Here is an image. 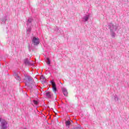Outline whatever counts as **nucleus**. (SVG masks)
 <instances>
[{"instance_id": "15", "label": "nucleus", "mask_w": 129, "mask_h": 129, "mask_svg": "<svg viewBox=\"0 0 129 129\" xmlns=\"http://www.w3.org/2000/svg\"><path fill=\"white\" fill-rule=\"evenodd\" d=\"M52 90L53 91V92H54V93H56V91H57V87H52Z\"/></svg>"}, {"instance_id": "25", "label": "nucleus", "mask_w": 129, "mask_h": 129, "mask_svg": "<svg viewBox=\"0 0 129 129\" xmlns=\"http://www.w3.org/2000/svg\"><path fill=\"white\" fill-rule=\"evenodd\" d=\"M54 82H53V81H50V83L51 84H52V83H53Z\"/></svg>"}, {"instance_id": "9", "label": "nucleus", "mask_w": 129, "mask_h": 129, "mask_svg": "<svg viewBox=\"0 0 129 129\" xmlns=\"http://www.w3.org/2000/svg\"><path fill=\"white\" fill-rule=\"evenodd\" d=\"M89 17H90L89 15H86V16H84L83 18V21L87 22V21H88V20H89Z\"/></svg>"}, {"instance_id": "3", "label": "nucleus", "mask_w": 129, "mask_h": 129, "mask_svg": "<svg viewBox=\"0 0 129 129\" xmlns=\"http://www.w3.org/2000/svg\"><path fill=\"white\" fill-rule=\"evenodd\" d=\"M0 129H8L9 127V124L7 120L2 119V118L0 117Z\"/></svg>"}, {"instance_id": "17", "label": "nucleus", "mask_w": 129, "mask_h": 129, "mask_svg": "<svg viewBox=\"0 0 129 129\" xmlns=\"http://www.w3.org/2000/svg\"><path fill=\"white\" fill-rule=\"evenodd\" d=\"M55 31H57V33H60V31H61V29L58 28V27H56L55 28Z\"/></svg>"}, {"instance_id": "16", "label": "nucleus", "mask_w": 129, "mask_h": 129, "mask_svg": "<svg viewBox=\"0 0 129 129\" xmlns=\"http://www.w3.org/2000/svg\"><path fill=\"white\" fill-rule=\"evenodd\" d=\"M26 86H28L30 88V89H33V87L31 85H29V84L26 83L25 84Z\"/></svg>"}, {"instance_id": "6", "label": "nucleus", "mask_w": 129, "mask_h": 129, "mask_svg": "<svg viewBox=\"0 0 129 129\" xmlns=\"http://www.w3.org/2000/svg\"><path fill=\"white\" fill-rule=\"evenodd\" d=\"M46 98L51 99L53 97V94L51 92H47L45 93Z\"/></svg>"}, {"instance_id": "14", "label": "nucleus", "mask_w": 129, "mask_h": 129, "mask_svg": "<svg viewBox=\"0 0 129 129\" xmlns=\"http://www.w3.org/2000/svg\"><path fill=\"white\" fill-rule=\"evenodd\" d=\"M46 60H47V64L50 65L51 64V61L50 60V58L49 57L46 58Z\"/></svg>"}, {"instance_id": "5", "label": "nucleus", "mask_w": 129, "mask_h": 129, "mask_svg": "<svg viewBox=\"0 0 129 129\" xmlns=\"http://www.w3.org/2000/svg\"><path fill=\"white\" fill-rule=\"evenodd\" d=\"M25 78L24 79V81H28L29 82H31V81H33V78L30 76H28V75H24Z\"/></svg>"}, {"instance_id": "23", "label": "nucleus", "mask_w": 129, "mask_h": 129, "mask_svg": "<svg viewBox=\"0 0 129 129\" xmlns=\"http://www.w3.org/2000/svg\"><path fill=\"white\" fill-rule=\"evenodd\" d=\"M42 80H46V78L44 76H42Z\"/></svg>"}, {"instance_id": "2", "label": "nucleus", "mask_w": 129, "mask_h": 129, "mask_svg": "<svg viewBox=\"0 0 129 129\" xmlns=\"http://www.w3.org/2000/svg\"><path fill=\"white\" fill-rule=\"evenodd\" d=\"M39 44H40V39H39V38L33 37L32 39L31 49L30 45L28 46L29 51L31 52V50L34 48L33 46H38Z\"/></svg>"}, {"instance_id": "10", "label": "nucleus", "mask_w": 129, "mask_h": 129, "mask_svg": "<svg viewBox=\"0 0 129 129\" xmlns=\"http://www.w3.org/2000/svg\"><path fill=\"white\" fill-rule=\"evenodd\" d=\"M14 76L17 80H21V78H20V76H19V75L16 73H14Z\"/></svg>"}, {"instance_id": "4", "label": "nucleus", "mask_w": 129, "mask_h": 129, "mask_svg": "<svg viewBox=\"0 0 129 129\" xmlns=\"http://www.w3.org/2000/svg\"><path fill=\"white\" fill-rule=\"evenodd\" d=\"M24 64L26 66H34V64L31 63V61H30V58H26L24 60Z\"/></svg>"}, {"instance_id": "21", "label": "nucleus", "mask_w": 129, "mask_h": 129, "mask_svg": "<svg viewBox=\"0 0 129 129\" xmlns=\"http://www.w3.org/2000/svg\"><path fill=\"white\" fill-rule=\"evenodd\" d=\"M33 103H34V104H38V103L37 101H36V100L33 101Z\"/></svg>"}, {"instance_id": "8", "label": "nucleus", "mask_w": 129, "mask_h": 129, "mask_svg": "<svg viewBox=\"0 0 129 129\" xmlns=\"http://www.w3.org/2000/svg\"><path fill=\"white\" fill-rule=\"evenodd\" d=\"M62 91L63 95H64V96H67L68 94V92H67V89H66V88H63L62 89Z\"/></svg>"}, {"instance_id": "19", "label": "nucleus", "mask_w": 129, "mask_h": 129, "mask_svg": "<svg viewBox=\"0 0 129 129\" xmlns=\"http://www.w3.org/2000/svg\"><path fill=\"white\" fill-rule=\"evenodd\" d=\"M71 129H81V126H76V127H74Z\"/></svg>"}, {"instance_id": "20", "label": "nucleus", "mask_w": 129, "mask_h": 129, "mask_svg": "<svg viewBox=\"0 0 129 129\" xmlns=\"http://www.w3.org/2000/svg\"><path fill=\"white\" fill-rule=\"evenodd\" d=\"M51 85H52V86H53V87H55L56 86V84H55V83H52L51 84Z\"/></svg>"}, {"instance_id": "11", "label": "nucleus", "mask_w": 129, "mask_h": 129, "mask_svg": "<svg viewBox=\"0 0 129 129\" xmlns=\"http://www.w3.org/2000/svg\"><path fill=\"white\" fill-rule=\"evenodd\" d=\"M7 16H4V17L1 19V21L3 24H6V22H7Z\"/></svg>"}, {"instance_id": "7", "label": "nucleus", "mask_w": 129, "mask_h": 129, "mask_svg": "<svg viewBox=\"0 0 129 129\" xmlns=\"http://www.w3.org/2000/svg\"><path fill=\"white\" fill-rule=\"evenodd\" d=\"M32 22H33V18H29L27 21L26 25L27 27H29V26H30V27L32 26Z\"/></svg>"}, {"instance_id": "1", "label": "nucleus", "mask_w": 129, "mask_h": 129, "mask_svg": "<svg viewBox=\"0 0 129 129\" xmlns=\"http://www.w3.org/2000/svg\"><path fill=\"white\" fill-rule=\"evenodd\" d=\"M109 29L110 30V35H111L112 38H114L115 37V31L117 30L118 28V25H113L112 23H109L108 25Z\"/></svg>"}, {"instance_id": "22", "label": "nucleus", "mask_w": 129, "mask_h": 129, "mask_svg": "<svg viewBox=\"0 0 129 129\" xmlns=\"http://www.w3.org/2000/svg\"><path fill=\"white\" fill-rule=\"evenodd\" d=\"M42 82L43 84H44V83H46V80H42Z\"/></svg>"}, {"instance_id": "13", "label": "nucleus", "mask_w": 129, "mask_h": 129, "mask_svg": "<svg viewBox=\"0 0 129 129\" xmlns=\"http://www.w3.org/2000/svg\"><path fill=\"white\" fill-rule=\"evenodd\" d=\"M70 124H71V122H70V121H69V120L66 121V126H69V125H70Z\"/></svg>"}, {"instance_id": "18", "label": "nucleus", "mask_w": 129, "mask_h": 129, "mask_svg": "<svg viewBox=\"0 0 129 129\" xmlns=\"http://www.w3.org/2000/svg\"><path fill=\"white\" fill-rule=\"evenodd\" d=\"M27 31L29 32V33H30V32H31V26H29V27L28 26V27L27 28Z\"/></svg>"}, {"instance_id": "24", "label": "nucleus", "mask_w": 129, "mask_h": 129, "mask_svg": "<svg viewBox=\"0 0 129 129\" xmlns=\"http://www.w3.org/2000/svg\"><path fill=\"white\" fill-rule=\"evenodd\" d=\"M9 44L10 45V46H12V41H10Z\"/></svg>"}, {"instance_id": "26", "label": "nucleus", "mask_w": 129, "mask_h": 129, "mask_svg": "<svg viewBox=\"0 0 129 129\" xmlns=\"http://www.w3.org/2000/svg\"><path fill=\"white\" fill-rule=\"evenodd\" d=\"M23 129H27V128H23Z\"/></svg>"}, {"instance_id": "12", "label": "nucleus", "mask_w": 129, "mask_h": 129, "mask_svg": "<svg viewBox=\"0 0 129 129\" xmlns=\"http://www.w3.org/2000/svg\"><path fill=\"white\" fill-rule=\"evenodd\" d=\"M118 97L117 96L115 95L114 96V100L115 102H116L117 103H118Z\"/></svg>"}]
</instances>
